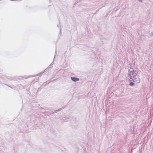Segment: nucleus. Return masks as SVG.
Wrapping results in <instances>:
<instances>
[{"mask_svg":"<svg viewBox=\"0 0 153 153\" xmlns=\"http://www.w3.org/2000/svg\"><path fill=\"white\" fill-rule=\"evenodd\" d=\"M132 79H130L129 81H133L137 83H139L140 82V76L137 74L135 76H132Z\"/></svg>","mask_w":153,"mask_h":153,"instance_id":"nucleus-1","label":"nucleus"},{"mask_svg":"<svg viewBox=\"0 0 153 153\" xmlns=\"http://www.w3.org/2000/svg\"><path fill=\"white\" fill-rule=\"evenodd\" d=\"M128 79L129 81L130 79H132V76L131 75V71L130 69H129L128 70Z\"/></svg>","mask_w":153,"mask_h":153,"instance_id":"nucleus-2","label":"nucleus"},{"mask_svg":"<svg viewBox=\"0 0 153 153\" xmlns=\"http://www.w3.org/2000/svg\"><path fill=\"white\" fill-rule=\"evenodd\" d=\"M136 71L135 69H133L131 71V75L132 76H135L137 74V73H136Z\"/></svg>","mask_w":153,"mask_h":153,"instance_id":"nucleus-3","label":"nucleus"},{"mask_svg":"<svg viewBox=\"0 0 153 153\" xmlns=\"http://www.w3.org/2000/svg\"><path fill=\"white\" fill-rule=\"evenodd\" d=\"M71 79L74 81V82H76L78 81L79 80V78H76V77H71Z\"/></svg>","mask_w":153,"mask_h":153,"instance_id":"nucleus-4","label":"nucleus"},{"mask_svg":"<svg viewBox=\"0 0 153 153\" xmlns=\"http://www.w3.org/2000/svg\"><path fill=\"white\" fill-rule=\"evenodd\" d=\"M130 82L129 84V85L130 86H132L134 85V82L133 81Z\"/></svg>","mask_w":153,"mask_h":153,"instance_id":"nucleus-5","label":"nucleus"},{"mask_svg":"<svg viewBox=\"0 0 153 153\" xmlns=\"http://www.w3.org/2000/svg\"><path fill=\"white\" fill-rule=\"evenodd\" d=\"M150 35L151 36H153V32H152L150 33Z\"/></svg>","mask_w":153,"mask_h":153,"instance_id":"nucleus-6","label":"nucleus"},{"mask_svg":"<svg viewBox=\"0 0 153 153\" xmlns=\"http://www.w3.org/2000/svg\"><path fill=\"white\" fill-rule=\"evenodd\" d=\"M138 1H141V2H142V0H138Z\"/></svg>","mask_w":153,"mask_h":153,"instance_id":"nucleus-7","label":"nucleus"}]
</instances>
